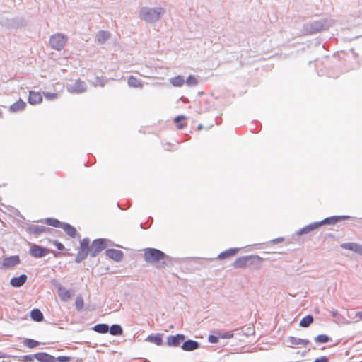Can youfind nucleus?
<instances>
[{"mask_svg": "<svg viewBox=\"0 0 362 362\" xmlns=\"http://www.w3.org/2000/svg\"><path fill=\"white\" fill-rule=\"evenodd\" d=\"M143 362H150V361H148V360H145V361H144Z\"/></svg>", "mask_w": 362, "mask_h": 362, "instance_id": "obj_45", "label": "nucleus"}, {"mask_svg": "<svg viewBox=\"0 0 362 362\" xmlns=\"http://www.w3.org/2000/svg\"><path fill=\"white\" fill-rule=\"evenodd\" d=\"M313 322V317L312 315H308L303 317L300 321V326L303 327H308Z\"/></svg>", "mask_w": 362, "mask_h": 362, "instance_id": "obj_29", "label": "nucleus"}, {"mask_svg": "<svg viewBox=\"0 0 362 362\" xmlns=\"http://www.w3.org/2000/svg\"><path fill=\"white\" fill-rule=\"evenodd\" d=\"M51 251L48 249L40 247L37 245H33L30 249V254L35 258H40L50 253Z\"/></svg>", "mask_w": 362, "mask_h": 362, "instance_id": "obj_9", "label": "nucleus"}, {"mask_svg": "<svg viewBox=\"0 0 362 362\" xmlns=\"http://www.w3.org/2000/svg\"><path fill=\"white\" fill-rule=\"evenodd\" d=\"M20 262L18 255H13L4 258L2 262V267L4 269H9L17 265Z\"/></svg>", "mask_w": 362, "mask_h": 362, "instance_id": "obj_11", "label": "nucleus"}, {"mask_svg": "<svg viewBox=\"0 0 362 362\" xmlns=\"http://www.w3.org/2000/svg\"><path fill=\"white\" fill-rule=\"evenodd\" d=\"M45 223L47 225L55 228H62V223L59 220L55 218H47L45 220Z\"/></svg>", "mask_w": 362, "mask_h": 362, "instance_id": "obj_32", "label": "nucleus"}, {"mask_svg": "<svg viewBox=\"0 0 362 362\" xmlns=\"http://www.w3.org/2000/svg\"><path fill=\"white\" fill-rule=\"evenodd\" d=\"M70 359H71L70 357L66 356H61L57 357V360L59 362H69Z\"/></svg>", "mask_w": 362, "mask_h": 362, "instance_id": "obj_40", "label": "nucleus"}, {"mask_svg": "<svg viewBox=\"0 0 362 362\" xmlns=\"http://www.w3.org/2000/svg\"><path fill=\"white\" fill-rule=\"evenodd\" d=\"M35 358L41 362H55L56 358L46 353H39L35 355Z\"/></svg>", "mask_w": 362, "mask_h": 362, "instance_id": "obj_21", "label": "nucleus"}, {"mask_svg": "<svg viewBox=\"0 0 362 362\" xmlns=\"http://www.w3.org/2000/svg\"><path fill=\"white\" fill-rule=\"evenodd\" d=\"M209 341L211 342V343H216L217 342V339L215 337L211 336L209 337Z\"/></svg>", "mask_w": 362, "mask_h": 362, "instance_id": "obj_44", "label": "nucleus"}, {"mask_svg": "<svg viewBox=\"0 0 362 362\" xmlns=\"http://www.w3.org/2000/svg\"><path fill=\"white\" fill-rule=\"evenodd\" d=\"M67 38L62 34L57 33L50 37L49 43L51 47L57 50H61L66 43Z\"/></svg>", "mask_w": 362, "mask_h": 362, "instance_id": "obj_4", "label": "nucleus"}, {"mask_svg": "<svg viewBox=\"0 0 362 362\" xmlns=\"http://www.w3.org/2000/svg\"><path fill=\"white\" fill-rule=\"evenodd\" d=\"M355 316L358 320H362V310L356 313Z\"/></svg>", "mask_w": 362, "mask_h": 362, "instance_id": "obj_43", "label": "nucleus"}, {"mask_svg": "<svg viewBox=\"0 0 362 362\" xmlns=\"http://www.w3.org/2000/svg\"><path fill=\"white\" fill-rule=\"evenodd\" d=\"M89 254L91 257H95L106 247V242L104 239H96L89 244Z\"/></svg>", "mask_w": 362, "mask_h": 362, "instance_id": "obj_7", "label": "nucleus"}, {"mask_svg": "<svg viewBox=\"0 0 362 362\" xmlns=\"http://www.w3.org/2000/svg\"><path fill=\"white\" fill-rule=\"evenodd\" d=\"M110 37V33L108 31L100 30L96 35V38L100 44L105 43Z\"/></svg>", "mask_w": 362, "mask_h": 362, "instance_id": "obj_22", "label": "nucleus"}, {"mask_svg": "<svg viewBox=\"0 0 362 362\" xmlns=\"http://www.w3.org/2000/svg\"><path fill=\"white\" fill-rule=\"evenodd\" d=\"M62 228L66 232V233L71 238H74L76 235V230L72 226L68 223L62 224Z\"/></svg>", "mask_w": 362, "mask_h": 362, "instance_id": "obj_26", "label": "nucleus"}, {"mask_svg": "<svg viewBox=\"0 0 362 362\" xmlns=\"http://www.w3.org/2000/svg\"><path fill=\"white\" fill-rule=\"evenodd\" d=\"M93 330L98 333L105 334L108 332L109 327L106 324H98L94 326Z\"/></svg>", "mask_w": 362, "mask_h": 362, "instance_id": "obj_31", "label": "nucleus"}, {"mask_svg": "<svg viewBox=\"0 0 362 362\" xmlns=\"http://www.w3.org/2000/svg\"><path fill=\"white\" fill-rule=\"evenodd\" d=\"M144 259L148 263L156 264L157 267H163L168 256L162 251L155 248H146L144 252Z\"/></svg>", "mask_w": 362, "mask_h": 362, "instance_id": "obj_1", "label": "nucleus"}, {"mask_svg": "<svg viewBox=\"0 0 362 362\" xmlns=\"http://www.w3.org/2000/svg\"><path fill=\"white\" fill-rule=\"evenodd\" d=\"M238 252V249L236 248H231V249H229L228 250H226V251H223L222 252H221L218 256V258L219 259H226V258H229V257H231L233 256H234Z\"/></svg>", "mask_w": 362, "mask_h": 362, "instance_id": "obj_23", "label": "nucleus"}, {"mask_svg": "<svg viewBox=\"0 0 362 362\" xmlns=\"http://www.w3.org/2000/svg\"><path fill=\"white\" fill-rule=\"evenodd\" d=\"M310 341L308 339H299L290 336L286 340V346L291 348L306 347Z\"/></svg>", "mask_w": 362, "mask_h": 362, "instance_id": "obj_8", "label": "nucleus"}, {"mask_svg": "<svg viewBox=\"0 0 362 362\" xmlns=\"http://www.w3.org/2000/svg\"><path fill=\"white\" fill-rule=\"evenodd\" d=\"M24 344L29 348H35V347L37 346L39 343H38V341H37L34 339H25L24 340Z\"/></svg>", "mask_w": 362, "mask_h": 362, "instance_id": "obj_34", "label": "nucleus"}, {"mask_svg": "<svg viewBox=\"0 0 362 362\" xmlns=\"http://www.w3.org/2000/svg\"><path fill=\"white\" fill-rule=\"evenodd\" d=\"M315 340L320 343H327L329 341V337L325 334H320L315 337Z\"/></svg>", "mask_w": 362, "mask_h": 362, "instance_id": "obj_35", "label": "nucleus"}, {"mask_svg": "<svg viewBox=\"0 0 362 362\" xmlns=\"http://www.w3.org/2000/svg\"><path fill=\"white\" fill-rule=\"evenodd\" d=\"M52 244L56 246L58 250L63 251L65 250L64 245L57 240L52 241Z\"/></svg>", "mask_w": 362, "mask_h": 362, "instance_id": "obj_39", "label": "nucleus"}, {"mask_svg": "<svg viewBox=\"0 0 362 362\" xmlns=\"http://www.w3.org/2000/svg\"><path fill=\"white\" fill-rule=\"evenodd\" d=\"M128 85L133 88H142V86H143V83L141 81V80L133 76H131L129 77Z\"/></svg>", "mask_w": 362, "mask_h": 362, "instance_id": "obj_25", "label": "nucleus"}, {"mask_svg": "<svg viewBox=\"0 0 362 362\" xmlns=\"http://www.w3.org/2000/svg\"><path fill=\"white\" fill-rule=\"evenodd\" d=\"M314 362H328V359L325 356L316 358Z\"/></svg>", "mask_w": 362, "mask_h": 362, "instance_id": "obj_42", "label": "nucleus"}, {"mask_svg": "<svg viewBox=\"0 0 362 362\" xmlns=\"http://www.w3.org/2000/svg\"><path fill=\"white\" fill-rule=\"evenodd\" d=\"M262 258L257 255H248L237 258L233 263L235 269H245L247 267H253L256 269L260 267Z\"/></svg>", "mask_w": 362, "mask_h": 362, "instance_id": "obj_2", "label": "nucleus"}, {"mask_svg": "<svg viewBox=\"0 0 362 362\" xmlns=\"http://www.w3.org/2000/svg\"><path fill=\"white\" fill-rule=\"evenodd\" d=\"M163 12L161 8H143L140 11V16L146 21L152 22L157 21L160 18V15Z\"/></svg>", "mask_w": 362, "mask_h": 362, "instance_id": "obj_3", "label": "nucleus"}, {"mask_svg": "<svg viewBox=\"0 0 362 362\" xmlns=\"http://www.w3.org/2000/svg\"><path fill=\"white\" fill-rule=\"evenodd\" d=\"M146 340H148L152 343H154L158 346H160L163 342L161 335L159 334H157L156 335H149L147 337Z\"/></svg>", "mask_w": 362, "mask_h": 362, "instance_id": "obj_30", "label": "nucleus"}, {"mask_svg": "<svg viewBox=\"0 0 362 362\" xmlns=\"http://www.w3.org/2000/svg\"><path fill=\"white\" fill-rule=\"evenodd\" d=\"M33 230L34 232L39 233L45 232L46 229L45 228L35 227L33 228Z\"/></svg>", "mask_w": 362, "mask_h": 362, "instance_id": "obj_41", "label": "nucleus"}, {"mask_svg": "<svg viewBox=\"0 0 362 362\" xmlns=\"http://www.w3.org/2000/svg\"><path fill=\"white\" fill-rule=\"evenodd\" d=\"M199 348V344L196 341L189 339L185 341L182 345L184 351H191Z\"/></svg>", "mask_w": 362, "mask_h": 362, "instance_id": "obj_17", "label": "nucleus"}, {"mask_svg": "<svg viewBox=\"0 0 362 362\" xmlns=\"http://www.w3.org/2000/svg\"><path fill=\"white\" fill-rule=\"evenodd\" d=\"M83 305H84V303H83V298L81 296H77L76 298V300H75V305H76V308L78 310H80L83 308Z\"/></svg>", "mask_w": 362, "mask_h": 362, "instance_id": "obj_36", "label": "nucleus"}, {"mask_svg": "<svg viewBox=\"0 0 362 362\" xmlns=\"http://www.w3.org/2000/svg\"><path fill=\"white\" fill-rule=\"evenodd\" d=\"M27 280V276L22 274L18 277H13L11 279V284L13 287H20L23 285Z\"/></svg>", "mask_w": 362, "mask_h": 362, "instance_id": "obj_18", "label": "nucleus"}, {"mask_svg": "<svg viewBox=\"0 0 362 362\" xmlns=\"http://www.w3.org/2000/svg\"><path fill=\"white\" fill-rule=\"evenodd\" d=\"M89 239L83 238L80 243L79 250L76 257L75 261L78 263L83 260L89 254Z\"/></svg>", "mask_w": 362, "mask_h": 362, "instance_id": "obj_6", "label": "nucleus"}, {"mask_svg": "<svg viewBox=\"0 0 362 362\" xmlns=\"http://www.w3.org/2000/svg\"><path fill=\"white\" fill-rule=\"evenodd\" d=\"M185 120H186V117L184 115L177 116L174 119V122L176 124L177 127L180 129L184 128L187 125L186 122H185Z\"/></svg>", "mask_w": 362, "mask_h": 362, "instance_id": "obj_27", "label": "nucleus"}, {"mask_svg": "<svg viewBox=\"0 0 362 362\" xmlns=\"http://www.w3.org/2000/svg\"><path fill=\"white\" fill-rule=\"evenodd\" d=\"M197 83V79L194 76H189L186 80L187 85L189 86H195Z\"/></svg>", "mask_w": 362, "mask_h": 362, "instance_id": "obj_37", "label": "nucleus"}, {"mask_svg": "<svg viewBox=\"0 0 362 362\" xmlns=\"http://www.w3.org/2000/svg\"><path fill=\"white\" fill-rule=\"evenodd\" d=\"M105 255L110 259H113L115 262H119L124 257L122 251L116 249H107L105 250Z\"/></svg>", "mask_w": 362, "mask_h": 362, "instance_id": "obj_10", "label": "nucleus"}, {"mask_svg": "<svg viewBox=\"0 0 362 362\" xmlns=\"http://www.w3.org/2000/svg\"><path fill=\"white\" fill-rule=\"evenodd\" d=\"M86 90L85 83L81 81H77L76 83L69 87V90L71 93H82Z\"/></svg>", "mask_w": 362, "mask_h": 362, "instance_id": "obj_16", "label": "nucleus"}, {"mask_svg": "<svg viewBox=\"0 0 362 362\" xmlns=\"http://www.w3.org/2000/svg\"><path fill=\"white\" fill-rule=\"evenodd\" d=\"M44 96L47 100H53L57 98L58 94L57 93H44Z\"/></svg>", "mask_w": 362, "mask_h": 362, "instance_id": "obj_38", "label": "nucleus"}, {"mask_svg": "<svg viewBox=\"0 0 362 362\" xmlns=\"http://www.w3.org/2000/svg\"><path fill=\"white\" fill-rule=\"evenodd\" d=\"M30 317L36 322H42L44 318L42 313L37 308L31 310Z\"/></svg>", "mask_w": 362, "mask_h": 362, "instance_id": "obj_24", "label": "nucleus"}, {"mask_svg": "<svg viewBox=\"0 0 362 362\" xmlns=\"http://www.w3.org/2000/svg\"><path fill=\"white\" fill-rule=\"evenodd\" d=\"M170 81L173 86L181 87L185 83V79L181 76H177L170 78Z\"/></svg>", "mask_w": 362, "mask_h": 362, "instance_id": "obj_28", "label": "nucleus"}, {"mask_svg": "<svg viewBox=\"0 0 362 362\" xmlns=\"http://www.w3.org/2000/svg\"><path fill=\"white\" fill-rule=\"evenodd\" d=\"M341 247L345 250L354 251L362 255V245L355 243H342Z\"/></svg>", "mask_w": 362, "mask_h": 362, "instance_id": "obj_13", "label": "nucleus"}, {"mask_svg": "<svg viewBox=\"0 0 362 362\" xmlns=\"http://www.w3.org/2000/svg\"><path fill=\"white\" fill-rule=\"evenodd\" d=\"M89 239L83 238L80 243L79 250L76 257L75 261L78 263L83 260L89 254Z\"/></svg>", "mask_w": 362, "mask_h": 362, "instance_id": "obj_5", "label": "nucleus"}, {"mask_svg": "<svg viewBox=\"0 0 362 362\" xmlns=\"http://www.w3.org/2000/svg\"><path fill=\"white\" fill-rule=\"evenodd\" d=\"M110 333L112 335H120L122 333V327L118 325H112L110 328Z\"/></svg>", "mask_w": 362, "mask_h": 362, "instance_id": "obj_33", "label": "nucleus"}, {"mask_svg": "<svg viewBox=\"0 0 362 362\" xmlns=\"http://www.w3.org/2000/svg\"><path fill=\"white\" fill-rule=\"evenodd\" d=\"M57 292H58V295H59L60 299L62 301L69 300L71 298V296H72V293L69 290H68L61 286L58 287Z\"/></svg>", "mask_w": 362, "mask_h": 362, "instance_id": "obj_15", "label": "nucleus"}, {"mask_svg": "<svg viewBox=\"0 0 362 362\" xmlns=\"http://www.w3.org/2000/svg\"><path fill=\"white\" fill-rule=\"evenodd\" d=\"M347 218H349V216H331V217L324 219L322 221V224H335L338 221H344Z\"/></svg>", "mask_w": 362, "mask_h": 362, "instance_id": "obj_20", "label": "nucleus"}, {"mask_svg": "<svg viewBox=\"0 0 362 362\" xmlns=\"http://www.w3.org/2000/svg\"><path fill=\"white\" fill-rule=\"evenodd\" d=\"M26 107V103L21 99L14 103L10 106V110L13 112L23 110Z\"/></svg>", "mask_w": 362, "mask_h": 362, "instance_id": "obj_19", "label": "nucleus"}, {"mask_svg": "<svg viewBox=\"0 0 362 362\" xmlns=\"http://www.w3.org/2000/svg\"><path fill=\"white\" fill-rule=\"evenodd\" d=\"M42 102V96L40 93L30 90L29 92L28 103L31 105L40 104Z\"/></svg>", "mask_w": 362, "mask_h": 362, "instance_id": "obj_12", "label": "nucleus"}, {"mask_svg": "<svg viewBox=\"0 0 362 362\" xmlns=\"http://www.w3.org/2000/svg\"><path fill=\"white\" fill-rule=\"evenodd\" d=\"M185 339V336L182 334H176L174 336H170L168 338L167 343L170 346H178L181 341Z\"/></svg>", "mask_w": 362, "mask_h": 362, "instance_id": "obj_14", "label": "nucleus"}]
</instances>
